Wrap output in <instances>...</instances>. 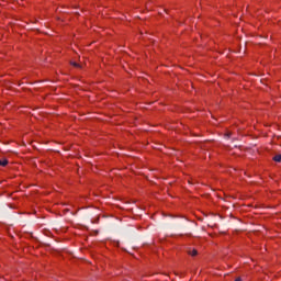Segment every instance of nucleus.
I'll list each match as a JSON object with an SVG mask.
<instances>
[{"mask_svg":"<svg viewBox=\"0 0 281 281\" xmlns=\"http://www.w3.org/2000/svg\"><path fill=\"white\" fill-rule=\"evenodd\" d=\"M235 281H243V279H240V278H237Z\"/></svg>","mask_w":281,"mask_h":281,"instance_id":"423d86ee","label":"nucleus"},{"mask_svg":"<svg viewBox=\"0 0 281 281\" xmlns=\"http://www.w3.org/2000/svg\"><path fill=\"white\" fill-rule=\"evenodd\" d=\"M272 159H273V161H276L277 164H280V161H281V154L274 156Z\"/></svg>","mask_w":281,"mask_h":281,"instance_id":"f03ea898","label":"nucleus"},{"mask_svg":"<svg viewBox=\"0 0 281 281\" xmlns=\"http://www.w3.org/2000/svg\"><path fill=\"white\" fill-rule=\"evenodd\" d=\"M187 254H189V256H192L194 258V256H198L199 255V251H196V249H189L187 251Z\"/></svg>","mask_w":281,"mask_h":281,"instance_id":"f257e3e1","label":"nucleus"},{"mask_svg":"<svg viewBox=\"0 0 281 281\" xmlns=\"http://www.w3.org/2000/svg\"><path fill=\"white\" fill-rule=\"evenodd\" d=\"M8 165V159L0 160V166L5 167Z\"/></svg>","mask_w":281,"mask_h":281,"instance_id":"20e7f679","label":"nucleus"},{"mask_svg":"<svg viewBox=\"0 0 281 281\" xmlns=\"http://www.w3.org/2000/svg\"><path fill=\"white\" fill-rule=\"evenodd\" d=\"M229 137H232V133H231V132H228V133L225 134V138H226V139H229Z\"/></svg>","mask_w":281,"mask_h":281,"instance_id":"39448f33","label":"nucleus"},{"mask_svg":"<svg viewBox=\"0 0 281 281\" xmlns=\"http://www.w3.org/2000/svg\"><path fill=\"white\" fill-rule=\"evenodd\" d=\"M71 65H72V67H77L79 69L82 68V66L80 64L76 63V61H72Z\"/></svg>","mask_w":281,"mask_h":281,"instance_id":"7ed1b4c3","label":"nucleus"}]
</instances>
